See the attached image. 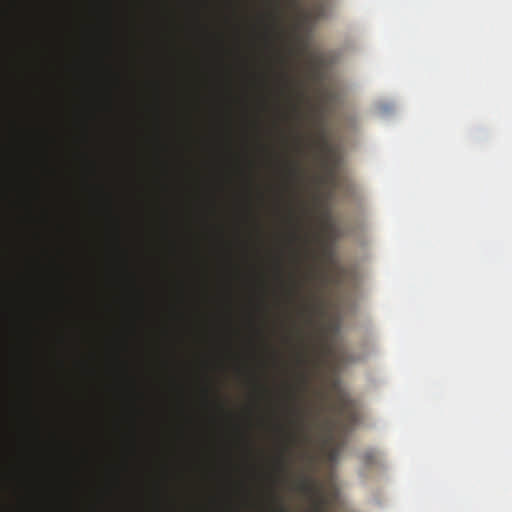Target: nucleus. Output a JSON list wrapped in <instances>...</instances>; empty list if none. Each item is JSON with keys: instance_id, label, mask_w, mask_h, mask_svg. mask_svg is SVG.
Here are the masks:
<instances>
[{"instance_id": "15", "label": "nucleus", "mask_w": 512, "mask_h": 512, "mask_svg": "<svg viewBox=\"0 0 512 512\" xmlns=\"http://www.w3.org/2000/svg\"><path fill=\"white\" fill-rule=\"evenodd\" d=\"M281 61L286 64V59L281 58Z\"/></svg>"}, {"instance_id": "2", "label": "nucleus", "mask_w": 512, "mask_h": 512, "mask_svg": "<svg viewBox=\"0 0 512 512\" xmlns=\"http://www.w3.org/2000/svg\"><path fill=\"white\" fill-rule=\"evenodd\" d=\"M295 489L301 493L310 503L308 512H330L338 499V492L331 488L327 493L322 485L312 476L303 475L295 484Z\"/></svg>"}, {"instance_id": "9", "label": "nucleus", "mask_w": 512, "mask_h": 512, "mask_svg": "<svg viewBox=\"0 0 512 512\" xmlns=\"http://www.w3.org/2000/svg\"><path fill=\"white\" fill-rule=\"evenodd\" d=\"M275 499L277 501V508L274 512H289L279 497H275Z\"/></svg>"}, {"instance_id": "1", "label": "nucleus", "mask_w": 512, "mask_h": 512, "mask_svg": "<svg viewBox=\"0 0 512 512\" xmlns=\"http://www.w3.org/2000/svg\"><path fill=\"white\" fill-rule=\"evenodd\" d=\"M335 416L325 420V452L328 461L336 462L345 445V436L357 422V412L353 402L339 395L333 405Z\"/></svg>"}, {"instance_id": "11", "label": "nucleus", "mask_w": 512, "mask_h": 512, "mask_svg": "<svg viewBox=\"0 0 512 512\" xmlns=\"http://www.w3.org/2000/svg\"><path fill=\"white\" fill-rule=\"evenodd\" d=\"M321 148L325 151H329L330 150V146L328 144V142L326 141L324 135L322 134L321 135Z\"/></svg>"}, {"instance_id": "7", "label": "nucleus", "mask_w": 512, "mask_h": 512, "mask_svg": "<svg viewBox=\"0 0 512 512\" xmlns=\"http://www.w3.org/2000/svg\"><path fill=\"white\" fill-rule=\"evenodd\" d=\"M325 6L322 3H316L309 12V17L314 20H320L325 17Z\"/></svg>"}, {"instance_id": "8", "label": "nucleus", "mask_w": 512, "mask_h": 512, "mask_svg": "<svg viewBox=\"0 0 512 512\" xmlns=\"http://www.w3.org/2000/svg\"><path fill=\"white\" fill-rule=\"evenodd\" d=\"M277 466H278V469L281 472H286L287 471L288 463H287V459H286L284 454H281V456L278 458Z\"/></svg>"}, {"instance_id": "5", "label": "nucleus", "mask_w": 512, "mask_h": 512, "mask_svg": "<svg viewBox=\"0 0 512 512\" xmlns=\"http://www.w3.org/2000/svg\"><path fill=\"white\" fill-rule=\"evenodd\" d=\"M287 173L291 180H298L301 176V167L297 160H291L287 164Z\"/></svg>"}, {"instance_id": "3", "label": "nucleus", "mask_w": 512, "mask_h": 512, "mask_svg": "<svg viewBox=\"0 0 512 512\" xmlns=\"http://www.w3.org/2000/svg\"><path fill=\"white\" fill-rule=\"evenodd\" d=\"M297 362L304 369L298 374V385L292 393L294 405L291 409V413L293 416V425L298 431H303L307 423L309 410L300 405L299 402L304 399L310 385V374L306 369L309 360L305 352L299 353Z\"/></svg>"}, {"instance_id": "6", "label": "nucleus", "mask_w": 512, "mask_h": 512, "mask_svg": "<svg viewBox=\"0 0 512 512\" xmlns=\"http://www.w3.org/2000/svg\"><path fill=\"white\" fill-rule=\"evenodd\" d=\"M316 311V303L314 302V297L310 300H305L302 305V313L306 316L307 321H312V316Z\"/></svg>"}, {"instance_id": "10", "label": "nucleus", "mask_w": 512, "mask_h": 512, "mask_svg": "<svg viewBox=\"0 0 512 512\" xmlns=\"http://www.w3.org/2000/svg\"><path fill=\"white\" fill-rule=\"evenodd\" d=\"M304 286V282L303 281H295L294 283V294H297L299 295L302 288Z\"/></svg>"}, {"instance_id": "14", "label": "nucleus", "mask_w": 512, "mask_h": 512, "mask_svg": "<svg viewBox=\"0 0 512 512\" xmlns=\"http://www.w3.org/2000/svg\"><path fill=\"white\" fill-rule=\"evenodd\" d=\"M310 277H311V274H310V273L306 274V279H308V278H310Z\"/></svg>"}, {"instance_id": "13", "label": "nucleus", "mask_w": 512, "mask_h": 512, "mask_svg": "<svg viewBox=\"0 0 512 512\" xmlns=\"http://www.w3.org/2000/svg\"><path fill=\"white\" fill-rule=\"evenodd\" d=\"M292 237H293L294 240H297L299 238V236H298V234L296 232H294L292 234Z\"/></svg>"}, {"instance_id": "12", "label": "nucleus", "mask_w": 512, "mask_h": 512, "mask_svg": "<svg viewBox=\"0 0 512 512\" xmlns=\"http://www.w3.org/2000/svg\"><path fill=\"white\" fill-rule=\"evenodd\" d=\"M281 1H282V0H276V2H277V6H278V7H279V4H280V2H281ZM286 1H287V2H289L290 4H294V3H296V0H286Z\"/></svg>"}, {"instance_id": "4", "label": "nucleus", "mask_w": 512, "mask_h": 512, "mask_svg": "<svg viewBox=\"0 0 512 512\" xmlns=\"http://www.w3.org/2000/svg\"><path fill=\"white\" fill-rule=\"evenodd\" d=\"M281 80V93L284 94L292 103L293 111L300 115L299 101L303 100L305 93L303 82L295 77H292L289 72L283 71L280 74Z\"/></svg>"}]
</instances>
